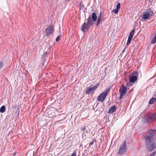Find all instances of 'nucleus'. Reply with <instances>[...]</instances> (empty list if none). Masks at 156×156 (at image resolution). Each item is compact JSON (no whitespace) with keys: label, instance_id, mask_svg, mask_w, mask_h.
<instances>
[{"label":"nucleus","instance_id":"423d86ee","mask_svg":"<svg viewBox=\"0 0 156 156\" xmlns=\"http://www.w3.org/2000/svg\"><path fill=\"white\" fill-rule=\"evenodd\" d=\"M99 84H96L93 87H87L86 90V94H89L90 93H93L94 91L97 89L99 86Z\"/></svg>","mask_w":156,"mask_h":156},{"label":"nucleus","instance_id":"f03ea898","mask_svg":"<svg viewBox=\"0 0 156 156\" xmlns=\"http://www.w3.org/2000/svg\"><path fill=\"white\" fill-rule=\"evenodd\" d=\"M154 14L152 9L150 8L142 12L140 16V20L142 22L146 21L147 20L150 19L154 15Z\"/></svg>","mask_w":156,"mask_h":156},{"label":"nucleus","instance_id":"b1692460","mask_svg":"<svg viewBox=\"0 0 156 156\" xmlns=\"http://www.w3.org/2000/svg\"><path fill=\"white\" fill-rule=\"evenodd\" d=\"M48 52H46L45 53H44V56H45L46 55H47L48 54Z\"/></svg>","mask_w":156,"mask_h":156},{"label":"nucleus","instance_id":"412c9836","mask_svg":"<svg viewBox=\"0 0 156 156\" xmlns=\"http://www.w3.org/2000/svg\"><path fill=\"white\" fill-rule=\"evenodd\" d=\"M76 152H74L70 156H76Z\"/></svg>","mask_w":156,"mask_h":156},{"label":"nucleus","instance_id":"a211bd4d","mask_svg":"<svg viewBox=\"0 0 156 156\" xmlns=\"http://www.w3.org/2000/svg\"><path fill=\"white\" fill-rule=\"evenodd\" d=\"M5 111V106L4 105L2 106L0 108V112L1 113H4Z\"/></svg>","mask_w":156,"mask_h":156},{"label":"nucleus","instance_id":"7ed1b4c3","mask_svg":"<svg viewBox=\"0 0 156 156\" xmlns=\"http://www.w3.org/2000/svg\"><path fill=\"white\" fill-rule=\"evenodd\" d=\"M93 24L94 23L92 20L90 16L87 19V22L84 23L82 25L81 27V30L84 33L85 31L88 30L90 26H92Z\"/></svg>","mask_w":156,"mask_h":156},{"label":"nucleus","instance_id":"f8f14e48","mask_svg":"<svg viewBox=\"0 0 156 156\" xmlns=\"http://www.w3.org/2000/svg\"><path fill=\"white\" fill-rule=\"evenodd\" d=\"M120 7V4L119 3L116 6V9H113L112 11V12L115 14H117L119 10Z\"/></svg>","mask_w":156,"mask_h":156},{"label":"nucleus","instance_id":"0eeeda50","mask_svg":"<svg viewBox=\"0 0 156 156\" xmlns=\"http://www.w3.org/2000/svg\"><path fill=\"white\" fill-rule=\"evenodd\" d=\"M145 119L148 121L152 122L155 119L156 117L154 113H148L145 116Z\"/></svg>","mask_w":156,"mask_h":156},{"label":"nucleus","instance_id":"393cba45","mask_svg":"<svg viewBox=\"0 0 156 156\" xmlns=\"http://www.w3.org/2000/svg\"><path fill=\"white\" fill-rule=\"evenodd\" d=\"M80 6L81 8H82L84 6V5L83 4H82L81 3L80 4Z\"/></svg>","mask_w":156,"mask_h":156},{"label":"nucleus","instance_id":"1a4fd4ad","mask_svg":"<svg viewBox=\"0 0 156 156\" xmlns=\"http://www.w3.org/2000/svg\"><path fill=\"white\" fill-rule=\"evenodd\" d=\"M127 87L124 85L120 88L119 90V93L120 94V99H121L123 96L126 94L127 92Z\"/></svg>","mask_w":156,"mask_h":156},{"label":"nucleus","instance_id":"2eb2a0df","mask_svg":"<svg viewBox=\"0 0 156 156\" xmlns=\"http://www.w3.org/2000/svg\"><path fill=\"white\" fill-rule=\"evenodd\" d=\"M94 22L96 21L97 19V17L96 14L95 12H93L92 13V17H91Z\"/></svg>","mask_w":156,"mask_h":156},{"label":"nucleus","instance_id":"6e6552de","mask_svg":"<svg viewBox=\"0 0 156 156\" xmlns=\"http://www.w3.org/2000/svg\"><path fill=\"white\" fill-rule=\"evenodd\" d=\"M126 144L125 141H124L119 148L118 151V154H122L125 153L126 151Z\"/></svg>","mask_w":156,"mask_h":156},{"label":"nucleus","instance_id":"5701e85b","mask_svg":"<svg viewBox=\"0 0 156 156\" xmlns=\"http://www.w3.org/2000/svg\"><path fill=\"white\" fill-rule=\"evenodd\" d=\"M155 154V152H153L150 155V156H154Z\"/></svg>","mask_w":156,"mask_h":156},{"label":"nucleus","instance_id":"9d476101","mask_svg":"<svg viewBox=\"0 0 156 156\" xmlns=\"http://www.w3.org/2000/svg\"><path fill=\"white\" fill-rule=\"evenodd\" d=\"M105 17V15L104 12H101L99 13V16L98 17L97 21V25H99L101 20H104Z\"/></svg>","mask_w":156,"mask_h":156},{"label":"nucleus","instance_id":"ddd939ff","mask_svg":"<svg viewBox=\"0 0 156 156\" xmlns=\"http://www.w3.org/2000/svg\"><path fill=\"white\" fill-rule=\"evenodd\" d=\"M116 106L113 105L108 110V113L110 114H112L113 112L116 110Z\"/></svg>","mask_w":156,"mask_h":156},{"label":"nucleus","instance_id":"20e7f679","mask_svg":"<svg viewBox=\"0 0 156 156\" xmlns=\"http://www.w3.org/2000/svg\"><path fill=\"white\" fill-rule=\"evenodd\" d=\"M54 31V28L53 26L49 25L47 28L45 30L46 36L49 37L52 35Z\"/></svg>","mask_w":156,"mask_h":156},{"label":"nucleus","instance_id":"dca6fc26","mask_svg":"<svg viewBox=\"0 0 156 156\" xmlns=\"http://www.w3.org/2000/svg\"><path fill=\"white\" fill-rule=\"evenodd\" d=\"M156 42V32L155 33L154 37L152 39L151 43L152 44H155Z\"/></svg>","mask_w":156,"mask_h":156},{"label":"nucleus","instance_id":"f3484780","mask_svg":"<svg viewBox=\"0 0 156 156\" xmlns=\"http://www.w3.org/2000/svg\"><path fill=\"white\" fill-rule=\"evenodd\" d=\"M156 101V98H151L149 102V103L150 104H152L154 103Z\"/></svg>","mask_w":156,"mask_h":156},{"label":"nucleus","instance_id":"a878e982","mask_svg":"<svg viewBox=\"0 0 156 156\" xmlns=\"http://www.w3.org/2000/svg\"><path fill=\"white\" fill-rule=\"evenodd\" d=\"M126 48H125L124 49V50H123L122 51H123H123H124L126 49Z\"/></svg>","mask_w":156,"mask_h":156},{"label":"nucleus","instance_id":"6ab92c4d","mask_svg":"<svg viewBox=\"0 0 156 156\" xmlns=\"http://www.w3.org/2000/svg\"><path fill=\"white\" fill-rule=\"evenodd\" d=\"M94 141L96 142V140H93L89 144V146L90 147H91V145L94 144Z\"/></svg>","mask_w":156,"mask_h":156},{"label":"nucleus","instance_id":"4468645a","mask_svg":"<svg viewBox=\"0 0 156 156\" xmlns=\"http://www.w3.org/2000/svg\"><path fill=\"white\" fill-rule=\"evenodd\" d=\"M137 76L135 75L132 76L130 77L129 81L130 82L133 83L137 79Z\"/></svg>","mask_w":156,"mask_h":156},{"label":"nucleus","instance_id":"f257e3e1","mask_svg":"<svg viewBox=\"0 0 156 156\" xmlns=\"http://www.w3.org/2000/svg\"><path fill=\"white\" fill-rule=\"evenodd\" d=\"M156 134V130H149L148 134L144 137L145 144L148 151H151L156 147V140H153V137Z\"/></svg>","mask_w":156,"mask_h":156},{"label":"nucleus","instance_id":"39448f33","mask_svg":"<svg viewBox=\"0 0 156 156\" xmlns=\"http://www.w3.org/2000/svg\"><path fill=\"white\" fill-rule=\"evenodd\" d=\"M108 92L109 90L107 89L105 91L101 94L98 97V101L101 102H103L107 95Z\"/></svg>","mask_w":156,"mask_h":156},{"label":"nucleus","instance_id":"9b49d317","mask_svg":"<svg viewBox=\"0 0 156 156\" xmlns=\"http://www.w3.org/2000/svg\"><path fill=\"white\" fill-rule=\"evenodd\" d=\"M135 30L134 29L133 30L130 32L128 37V39L127 42L126 44L129 45L131 42V40L134 34Z\"/></svg>","mask_w":156,"mask_h":156},{"label":"nucleus","instance_id":"aec40b11","mask_svg":"<svg viewBox=\"0 0 156 156\" xmlns=\"http://www.w3.org/2000/svg\"><path fill=\"white\" fill-rule=\"evenodd\" d=\"M4 63L2 62H0V69L2 68L3 67Z\"/></svg>","mask_w":156,"mask_h":156},{"label":"nucleus","instance_id":"4be33fe9","mask_svg":"<svg viewBox=\"0 0 156 156\" xmlns=\"http://www.w3.org/2000/svg\"><path fill=\"white\" fill-rule=\"evenodd\" d=\"M60 39V36H58L56 39V42H58Z\"/></svg>","mask_w":156,"mask_h":156}]
</instances>
